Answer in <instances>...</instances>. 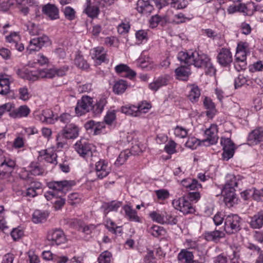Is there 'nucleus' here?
<instances>
[{
	"mask_svg": "<svg viewBox=\"0 0 263 263\" xmlns=\"http://www.w3.org/2000/svg\"><path fill=\"white\" fill-rule=\"evenodd\" d=\"M178 60L188 65H194L198 68H202L205 70L206 74L213 75L216 69L213 66L211 59L203 53L197 51L194 52H180L178 55Z\"/></svg>",
	"mask_w": 263,
	"mask_h": 263,
	"instance_id": "obj_1",
	"label": "nucleus"
},
{
	"mask_svg": "<svg viewBox=\"0 0 263 263\" xmlns=\"http://www.w3.org/2000/svg\"><path fill=\"white\" fill-rule=\"evenodd\" d=\"M76 184L73 180H62L60 181H52L48 183V187L52 189V191H48L45 194V197L47 200L55 198L56 196L62 197L64 193V190H69Z\"/></svg>",
	"mask_w": 263,
	"mask_h": 263,
	"instance_id": "obj_2",
	"label": "nucleus"
},
{
	"mask_svg": "<svg viewBox=\"0 0 263 263\" xmlns=\"http://www.w3.org/2000/svg\"><path fill=\"white\" fill-rule=\"evenodd\" d=\"M241 219L236 214L225 216L224 230L228 234H235L241 230Z\"/></svg>",
	"mask_w": 263,
	"mask_h": 263,
	"instance_id": "obj_3",
	"label": "nucleus"
},
{
	"mask_svg": "<svg viewBox=\"0 0 263 263\" xmlns=\"http://www.w3.org/2000/svg\"><path fill=\"white\" fill-rule=\"evenodd\" d=\"M79 133V128L74 124H67L65 127L60 131L57 135V140H62V139H71L76 138Z\"/></svg>",
	"mask_w": 263,
	"mask_h": 263,
	"instance_id": "obj_4",
	"label": "nucleus"
},
{
	"mask_svg": "<svg viewBox=\"0 0 263 263\" xmlns=\"http://www.w3.org/2000/svg\"><path fill=\"white\" fill-rule=\"evenodd\" d=\"M47 239L51 245L59 246L67 241L64 232L60 229L49 230L47 233Z\"/></svg>",
	"mask_w": 263,
	"mask_h": 263,
	"instance_id": "obj_5",
	"label": "nucleus"
},
{
	"mask_svg": "<svg viewBox=\"0 0 263 263\" xmlns=\"http://www.w3.org/2000/svg\"><path fill=\"white\" fill-rule=\"evenodd\" d=\"M75 150L81 157L86 160L91 159L93 153L91 145L86 142L84 139L78 141L74 144Z\"/></svg>",
	"mask_w": 263,
	"mask_h": 263,
	"instance_id": "obj_6",
	"label": "nucleus"
},
{
	"mask_svg": "<svg viewBox=\"0 0 263 263\" xmlns=\"http://www.w3.org/2000/svg\"><path fill=\"white\" fill-rule=\"evenodd\" d=\"M92 99L88 96H83L77 102L75 111L78 116H81L92 109Z\"/></svg>",
	"mask_w": 263,
	"mask_h": 263,
	"instance_id": "obj_7",
	"label": "nucleus"
},
{
	"mask_svg": "<svg viewBox=\"0 0 263 263\" xmlns=\"http://www.w3.org/2000/svg\"><path fill=\"white\" fill-rule=\"evenodd\" d=\"M172 204L176 209L179 210L184 214L193 213L195 212V209L191 202L185 197L174 200Z\"/></svg>",
	"mask_w": 263,
	"mask_h": 263,
	"instance_id": "obj_8",
	"label": "nucleus"
},
{
	"mask_svg": "<svg viewBox=\"0 0 263 263\" xmlns=\"http://www.w3.org/2000/svg\"><path fill=\"white\" fill-rule=\"evenodd\" d=\"M221 144L223 148L222 158L228 161L232 158L234 154V144L230 138H221Z\"/></svg>",
	"mask_w": 263,
	"mask_h": 263,
	"instance_id": "obj_9",
	"label": "nucleus"
},
{
	"mask_svg": "<svg viewBox=\"0 0 263 263\" xmlns=\"http://www.w3.org/2000/svg\"><path fill=\"white\" fill-rule=\"evenodd\" d=\"M95 171L97 178L102 179L108 175L111 168L107 162L100 160L96 163Z\"/></svg>",
	"mask_w": 263,
	"mask_h": 263,
	"instance_id": "obj_10",
	"label": "nucleus"
},
{
	"mask_svg": "<svg viewBox=\"0 0 263 263\" xmlns=\"http://www.w3.org/2000/svg\"><path fill=\"white\" fill-rule=\"evenodd\" d=\"M49 43V37L46 35H43L40 37L34 38L30 40L29 46L27 47V50L31 51H38L43 46L47 45Z\"/></svg>",
	"mask_w": 263,
	"mask_h": 263,
	"instance_id": "obj_11",
	"label": "nucleus"
},
{
	"mask_svg": "<svg viewBox=\"0 0 263 263\" xmlns=\"http://www.w3.org/2000/svg\"><path fill=\"white\" fill-rule=\"evenodd\" d=\"M217 59L220 65L227 67L232 62V53L229 49L222 48L220 50L217 55Z\"/></svg>",
	"mask_w": 263,
	"mask_h": 263,
	"instance_id": "obj_12",
	"label": "nucleus"
},
{
	"mask_svg": "<svg viewBox=\"0 0 263 263\" xmlns=\"http://www.w3.org/2000/svg\"><path fill=\"white\" fill-rule=\"evenodd\" d=\"M42 12L51 20H56L59 18V9L54 4L48 3L43 5Z\"/></svg>",
	"mask_w": 263,
	"mask_h": 263,
	"instance_id": "obj_13",
	"label": "nucleus"
},
{
	"mask_svg": "<svg viewBox=\"0 0 263 263\" xmlns=\"http://www.w3.org/2000/svg\"><path fill=\"white\" fill-rule=\"evenodd\" d=\"M39 153V158L41 159H44L46 162L50 163L57 164V155L53 149L43 150Z\"/></svg>",
	"mask_w": 263,
	"mask_h": 263,
	"instance_id": "obj_14",
	"label": "nucleus"
},
{
	"mask_svg": "<svg viewBox=\"0 0 263 263\" xmlns=\"http://www.w3.org/2000/svg\"><path fill=\"white\" fill-rule=\"evenodd\" d=\"M136 8L139 13L145 15L149 14L154 10L151 0H139L137 3Z\"/></svg>",
	"mask_w": 263,
	"mask_h": 263,
	"instance_id": "obj_15",
	"label": "nucleus"
},
{
	"mask_svg": "<svg viewBox=\"0 0 263 263\" xmlns=\"http://www.w3.org/2000/svg\"><path fill=\"white\" fill-rule=\"evenodd\" d=\"M206 137L204 141H208L210 144L217 143L218 137L217 136V129L215 125H212L204 132Z\"/></svg>",
	"mask_w": 263,
	"mask_h": 263,
	"instance_id": "obj_16",
	"label": "nucleus"
},
{
	"mask_svg": "<svg viewBox=\"0 0 263 263\" xmlns=\"http://www.w3.org/2000/svg\"><path fill=\"white\" fill-rule=\"evenodd\" d=\"M224 233L220 230H215L213 231L206 232L204 233V238L208 241L218 242L220 239L224 237Z\"/></svg>",
	"mask_w": 263,
	"mask_h": 263,
	"instance_id": "obj_17",
	"label": "nucleus"
},
{
	"mask_svg": "<svg viewBox=\"0 0 263 263\" xmlns=\"http://www.w3.org/2000/svg\"><path fill=\"white\" fill-rule=\"evenodd\" d=\"M30 109L26 105H22L16 109L11 110L9 116L13 118L27 117L30 113Z\"/></svg>",
	"mask_w": 263,
	"mask_h": 263,
	"instance_id": "obj_18",
	"label": "nucleus"
},
{
	"mask_svg": "<svg viewBox=\"0 0 263 263\" xmlns=\"http://www.w3.org/2000/svg\"><path fill=\"white\" fill-rule=\"evenodd\" d=\"M222 193L223 194L224 201L226 204L227 205L229 204L230 206L232 205V203L236 199L235 189L223 187Z\"/></svg>",
	"mask_w": 263,
	"mask_h": 263,
	"instance_id": "obj_19",
	"label": "nucleus"
},
{
	"mask_svg": "<svg viewBox=\"0 0 263 263\" xmlns=\"http://www.w3.org/2000/svg\"><path fill=\"white\" fill-rule=\"evenodd\" d=\"M248 140L255 143L263 141V129L260 127L253 130L249 135Z\"/></svg>",
	"mask_w": 263,
	"mask_h": 263,
	"instance_id": "obj_20",
	"label": "nucleus"
},
{
	"mask_svg": "<svg viewBox=\"0 0 263 263\" xmlns=\"http://www.w3.org/2000/svg\"><path fill=\"white\" fill-rule=\"evenodd\" d=\"M240 176H236L234 175L229 174L227 176V182L224 188L235 189L237 187L240 182Z\"/></svg>",
	"mask_w": 263,
	"mask_h": 263,
	"instance_id": "obj_21",
	"label": "nucleus"
},
{
	"mask_svg": "<svg viewBox=\"0 0 263 263\" xmlns=\"http://www.w3.org/2000/svg\"><path fill=\"white\" fill-rule=\"evenodd\" d=\"M250 227L253 229H260L263 226V212L254 215L250 222Z\"/></svg>",
	"mask_w": 263,
	"mask_h": 263,
	"instance_id": "obj_22",
	"label": "nucleus"
},
{
	"mask_svg": "<svg viewBox=\"0 0 263 263\" xmlns=\"http://www.w3.org/2000/svg\"><path fill=\"white\" fill-rule=\"evenodd\" d=\"M168 21V18L166 16H161L156 14L151 17L149 20V24L152 28H155L159 24H160L161 26H164Z\"/></svg>",
	"mask_w": 263,
	"mask_h": 263,
	"instance_id": "obj_23",
	"label": "nucleus"
},
{
	"mask_svg": "<svg viewBox=\"0 0 263 263\" xmlns=\"http://www.w3.org/2000/svg\"><path fill=\"white\" fill-rule=\"evenodd\" d=\"M142 109L141 106H125L121 108L122 112L131 116H138L140 114V110Z\"/></svg>",
	"mask_w": 263,
	"mask_h": 263,
	"instance_id": "obj_24",
	"label": "nucleus"
},
{
	"mask_svg": "<svg viewBox=\"0 0 263 263\" xmlns=\"http://www.w3.org/2000/svg\"><path fill=\"white\" fill-rule=\"evenodd\" d=\"M194 255L192 252L182 250L178 255L179 263H191L193 260Z\"/></svg>",
	"mask_w": 263,
	"mask_h": 263,
	"instance_id": "obj_25",
	"label": "nucleus"
},
{
	"mask_svg": "<svg viewBox=\"0 0 263 263\" xmlns=\"http://www.w3.org/2000/svg\"><path fill=\"white\" fill-rule=\"evenodd\" d=\"M175 73L177 79L187 81L190 74V70L187 67L181 66L176 69Z\"/></svg>",
	"mask_w": 263,
	"mask_h": 263,
	"instance_id": "obj_26",
	"label": "nucleus"
},
{
	"mask_svg": "<svg viewBox=\"0 0 263 263\" xmlns=\"http://www.w3.org/2000/svg\"><path fill=\"white\" fill-rule=\"evenodd\" d=\"M203 105L205 108L208 109L206 112L207 116L213 117L216 112L215 104L211 99L205 97L203 101Z\"/></svg>",
	"mask_w": 263,
	"mask_h": 263,
	"instance_id": "obj_27",
	"label": "nucleus"
},
{
	"mask_svg": "<svg viewBox=\"0 0 263 263\" xmlns=\"http://www.w3.org/2000/svg\"><path fill=\"white\" fill-rule=\"evenodd\" d=\"M10 83V81L8 78L3 76L0 77V95H6L9 92Z\"/></svg>",
	"mask_w": 263,
	"mask_h": 263,
	"instance_id": "obj_28",
	"label": "nucleus"
},
{
	"mask_svg": "<svg viewBox=\"0 0 263 263\" xmlns=\"http://www.w3.org/2000/svg\"><path fill=\"white\" fill-rule=\"evenodd\" d=\"M48 216L46 212H42L40 210H36L32 215V220L34 223H41L45 221Z\"/></svg>",
	"mask_w": 263,
	"mask_h": 263,
	"instance_id": "obj_29",
	"label": "nucleus"
},
{
	"mask_svg": "<svg viewBox=\"0 0 263 263\" xmlns=\"http://www.w3.org/2000/svg\"><path fill=\"white\" fill-rule=\"evenodd\" d=\"M190 93L188 95L189 99L192 102H197L200 96V90L199 87L195 85H191Z\"/></svg>",
	"mask_w": 263,
	"mask_h": 263,
	"instance_id": "obj_30",
	"label": "nucleus"
},
{
	"mask_svg": "<svg viewBox=\"0 0 263 263\" xmlns=\"http://www.w3.org/2000/svg\"><path fill=\"white\" fill-rule=\"evenodd\" d=\"M84 12L90 17H97L99 12V8L94 5H91L90 1L87 2V7L84 10Z\"/></svg>",
	"mask_w": 263,
	"mask_h": 263,
	"instance_id": "obj_31",
	"label": "nucleus"
},
{
	"mask_svg": "<svg viewBox=\"0 0 263 263\" xmlns=\"http://www.w3.org/2000/svg\"><path fill=\"white\" fill-rule=\"evenodd\" d=\"M127 84L126 81L120 80L117 81L113 86V91L117 95L123 93L127 88Z\"/></svg>",
	"mask_w": 263,
	"mask_h": 263,
	"instance_id": "obj_32",
	"label": "nucleus"
},
{
	"mask_svg": "<svg viewBox=\"0 0 263 263\" xmlns=\"http://www.w3.org/2000/svg\"><path fill=\"white\" fill-rule=\"evenodd\" d=\"M126 215L128 217L130 220L136 222L140 221V218L138 216L137 212L133 209L130 206L126 205L124 206Z\"/></svg>",
	"mask_w": 263,
	"mask_h": 263,
	"instance_id": "obj_33",
	"label": "nucleus"
},
{
	"mask_svg": "<svg viewBox=\"0 0 263 263\" xmlns=\"http://www.w3.org/2000/svg\"><path fill=\"white\" fill-rule=\"evenodd\" d=\"M104 49L103 47H97L93 49L92 58L103 62L105 60V54L104 52Z\"/></svg>",
	"mask_w": 263,
	"mask_h": 263,
	"instance_id": "obj_34",
	"label": "nucleus"
},
{
	"mask_svg": "<svg viewBox=\"0 0 263 263\" xmlns=\"http://www.w3.org/2000/svg\"><path fill=\"white\" fill-rule=\"evenodd\" d=\"M130 155L131 152L128 149L121 152L115 163V165L117 166L122 165Z\"/></svg>",
	"mask_w": 263,
	"mask_h": 263,
	"instance_id": "obj_35",
	"label": "nucleus"
},
{
	"mask_svg": "<svg viewBox=\"0 0 263 263\" xmlns=\"http://www.w3.org/2000/svg\"><path fill=\"white\" fill-rule=\"evenodd\" d=\"M15 165V161L10 159H5L0 165V167L5 170V173L11 172Z\"/></svg>",
	"mask_w": 263,
	"mask_h": 263,
	"instance_id": "obj_36",
	"label": "nucleus"
},
{
	"mask_svg": "<svg viewBox=\"0 0 263 263\" xmlns=\"http://www.w3.org/2000/svg\"><path fill=\"white\" fill-rule=\"evenodd\" d=\"M186 0H170L169 4L171 7L176 9H182L186 7L187 5Z\"/></svg>",
	"mask_w": 263,
	"mask_h": 263,
	"instance_id": "obj_37",
	"label": "nucleus"
},
{
	"mask_svg": "<svg viewBox=\"0 0 263 263\" xmlns=\"http://www.w3.org/2000/svg\"><path fill=\"white\" fill-rule=\"evenodd\" d=\"M122 203L121 201H112L104 205V211L106 213L110 211H116L122 205Z\"/></svg>",
	"mask_w": 263,
	"mask_h": 263,
	"instance_id": "obj_38",
	"label": "nucleus"
},
{
	"mask_svg": "<svg viewBox=\"0 0 263 263\" xmlns=\"http://www.w3.org/2000/svg\"><path fill=\"white\" fill-rule=\"evenodd\" d=\"M106 103V99L104 98H101L95 105H92V110L96 114H99L102 112Z\"/></svg>",
	"mask_w": 263,
	"mask_h": 263,
	"instance_id": "obj_39",
	"label": "nucleus"
},
{
	"mask_svg": "<svg viewBox=\"0 0 263 263\" xmlns=\"http://www.w3.org/2000/svg\"><path fill=\"white\" fill-rule=\"evenodd\" d=\"M56 76L54 69L39 70V77L42 78L52 79Z\"/></svg>",
	"mask_w": 263,
	"mask_h": 263,
	"instance_id": "obj_40",
	"label": "nucleus"
},
{
	"mask_svg": "<svg viewBox=\"0 0 263 263\" xmlns=\"http://www.w3.org/2000/svg\"><path fill=\"white\" fill-rule=\"evenodd\" d=\"M26 27L27 30L31 35H39L40 33L41 30L39 29V26L32 22H28Z\"/></svg>",
	"mask_w": 263,
	"mask_h": 263,
	"instance_id": "obj_41",
	"label": "nucleus"
},
{
	"mask_svg": "<svg viewBox=\"0 0 263 263\" xmlns=\"http://www.w3.org/2000/svg\"><path fill=\"white\" fill-rule=\"evenodd\" d=\"M18 91L20 95L19 98L23 101L28 100L31 97L26 86L20 88Z\"/></svg>",
	"mask_w": 263,
	"mask_h": 263,
	"instance_id": "obj_42",
	"label": "nucleus"
},
{
	"mask_svg": "<svg viewBox=\"0 0 263 263\" xmlns=\"http://www.w3.org/2000/svg\"><path fill=\"white\" fill-rule=\"evenodd\" d=\"M43 115L44 116V118H45L47 120V123L48 124H53L54 122V120H57V117H54V115L52 110L50 109L44 110L42 111ZM45 119V118H44Z\"/></svg>",
	"mask_w": 263,
	"mask_h": 263,
	"instance_id": "obj_43",
	"label": "nucleus"
},
{
	"mask_svg": "<svg viewBox=\"0 0 263 263\" xmlns=\"http://www.w3.org/2000/svg\"><path fill=\"white\" fill-rule=\"evenodd\" d=\"M63 12L65 17L70 21L75 18L76 11L70 7L67 6L63 9Z\"/></svg>",
	"mask_w": 263,
	"mask_h": 263,
	"instance_id": "obj_44",
	"label": "nucleus"
},
{
	"mask_svg": "<svg viewBox=\"0 0 263 263\" xmlns=\"http://www.w3.org/2000/svg\"><path fill=\"white\" fill-rule=\"evenodd\" d=\"M74 63L80 68L87 69L89 67V64L82 57H77L74 60Z\"/></svg>",
	"mask_w": 263,
	"mask_h": 263,
	"instance_id": "obj_45",
	"label": "nucleus"
},
{
	"mask_svg": "<svg viewBox=\"0 0 263 263\" xmlns=\"http://www.w3.org/2000/svg\"><path fill=\"white\" fill-rule=\"evenodd\" d=\"M111 254L110 252L106 251L102 253L98 257L99 263H110Z\"/></svg>",
	"mask_w": 263,
	"mask_h": 263,
	"instance_id": "obj_46",
	"label": "nucleus"
},
{
	"mask_svg": "<svg viewBox=\"0 0 263 263\" xmlns=\"http://www.w3.org/2000/svg\"><path fill=\"white\" fill-rule=\"evenodd\" d=\"M30 167L31 173L33 175H42L44 173V169L37 164H31Z\"/></svg>",
	"mask_w": 263,
	"mask_h": 263,
	"instance_id": "obj_47",
	"label": "nucleus"
},
{
	"mask_svg": "<svg viewBox=\"0 0 263 263\" xmlns=\"http://www.w3.org/2000/svg\"><path fill=\"white\" fill-rule=\"evenodd\" d=\"M14 108V105L11 103H7L0 105V118L6 112H10L11 110Z\"/></svg>",
	"mask_w": 263,
	"mask_h": 263,
	"instance_id": "obj_48",
	"label": "nucleus"
},
{
	"mask_svg": "<svg viewBox=\"0 0 263 263\" xmlns=\"http://www.w3.org/2000/svg\"><path fill=\"white\" fill-rule=\"evenodd\" d=\"M164 232L163 228L158 226H153L149 230L151 234L156 237L162 235V233Z\"/></svg>",
	"mask_w": 263,
	"mask_h": 263,
	"instance_id": "obj_49",
	"label": "nucleus"
},
{
	"mask_svg": "<svg viewBox=\"0 0 263 263\" xmlns=\"http://www.w3.org/2000/svg\"><path fill=\"white\" fill-rule=\"evenodd\" d=\"M247 82V78L245 76L242 74H239L235 79L234 82L235 88L241 87L242 85L245 84Z\"/></svg>",
	"mask_w": 263,
	"mask_h": 263,
	"instance_id": "obj_50",
	"label": "nucleus"
},
{
	"mask_svg": "<svg viewBox=\"0 0 263 263\" xmlns=\"http://www.w3.org/2000/svg\"><path fill=\"white\" fill-rule=\"evenodd\" d=\"M170 0H151L153 7L156 6L158 9H160L162 7L169 4Z\"/></svg>",
	"mask_w": 263,
	"mask_h": 263,
	"instance_id": "obj_51",
	"label": "nucleus"
},
{
	"mask_svg": "<svg viewBox=\"0 0 263 263\" xmlns=\"http://www.w3.org/2000/svg\"><path fill=\"white\" fill-rule=\"evenodd\" d=\"M157 198L159 200H164L167 199L170 196V193L167 190L160 189L155 191Z\"/></svg>",
	"mask_w": 263,
	"mask_h": 263,
	"instance_id": "obj_52",
	"label": "nucleus"
},
{
	"mask_svg": "<svg viewBox=\"0 0 263 263\" xmlns=\"http://www.w3.org/2000/svg\"><path fill=\"white\" fill-rule=\"evenodd\" d=\"M237 11L238 12H246V10L248 8H251V7H253V11H257V6H255L254 4L253 3H250L246 6L245 4H239L237 5Z\"/></svg>",
	"mask_w": 263,
	"mask_h": 263,
	"instance_id": "obj_53",
	"label": "nucleus"
},
{
	"mask_svg": "<svg viewBox=\"0 0 263 263\" xmlns=\"http://www.w3.org/2000/svg\"><path fill=\"white\" fill-rule=\"evenodd\" d=\"M116 112L115 110L108 111L104 117L105 122L110 125L116 119Z\"/></svg>",
	"mask_w": 263,
	"mask_h": 263,
	"instance_id": "obj_54",
	"label": "nucleus"
},
{
	"mask_svg": "<svg viewBox=\"0 0 263 263\" xmlns=\"http://www.w3.org/2000/svg\"><path fill=\"white\" fill-rule=\"evenodd\" d=\"M174 134L178 137L184 138L186 137L187 132L185 128L177 126L174 129Z\"/></svg>",
	"mask_w": 263,
	"mask_h": 263,
	"instance_id": "obj_55",
	"label": "nucleus"
},
{
	"mask_svg": "<svg viewBox=\"0 0 263 263\" xmlns=\"http://www.w3.org/2000/svg\"><path fill=\"white\" fill-rule=\"evenodd\" d=\"M150 217L158 223L163 224L165 223V219L161 214L156 212H153L150 214Z\"/></svg>",
	"mask_w": 263,
	"mask_h": 263,
	"instance_id": "obj_56",
	"label": "nucleus"
},
{
	"mask_svg": "<svg viewBox=\"0 0 263 263\" xmlns=\"http://www.w3.org/2000/svg\"><path fill=\"white\" fill-rule=\"evenodd\" d=\"M234 67L238 71L245 70L247 68V62L245 61L235 60Z\"/></svg>",
	"mask_w": 263,
	"mask_h": 263,
	"instance_id": "obj_57",
	"label": "nucleus"
},
{
	"mask_svg": "<svg viewBox=\"0 0 263 263\" xmlns=\"http://www.w3.org/2000/svg\"><path fill=\"white\" fill-rule=\"evenodd\" d=\"M79 195L77 193H73L68 196V202L71 205H74L78 203L80 199L79 198Z\"/></svg>",
	"mask_w": 263,
	"mask_h": 263,
	"instance_id": "obj_58",
	"label": "nucleus"
},
{
	"mask_svg": "<svg viewBox=\"0 0 263 263\" xmlns=\"http://www.w3.org/2000/svg\"><path fill=\"white\" fill-rule=\"evenodd\" d=\"M176 143L173 141H170L164 147L165 151L169 154H172L175 152Z\"/></svg>",
	"mask_w": 263,
	"mask_h": 263,
	"instance_id": "obj_59",
	"label": "nucleus"
},
{
	"mask_svg": "<svg viewBox=\"0 0 263 263\" xmlns=\"http://www.w3.org/2000/svg\"><path fill=\"white\" fill-rule=\"evenodd\" d=\"M67 191L68 190H64V193L62 197L56 196V199L54 201L56 208L58 207L59 209H60L65 204V199L63 198V197L65 195Z\"/></svg>",
	"mask_w": 263,
	"mask_h": 263,
	"instance_id": "obj_60",
	"label": "nucleus"
},
{
	"mask_svg": "<svg viewBox=\"0 0 263 263\" xmlns=\"http://www.w3.org/2000/svg\"><path fill=\"white\" fill-rule=\"evenodd\" d=\"M4 208L2 205H0V229L2 230L8 228L4 218Z\"/></svg>",
	"mask_w": 263,
	"mask_h": 263,
	"instance_id": "obj_61",
	"label": "nucleus"
},
{
	"mask_svg": "<svg viewBox=\"0 0 263 263\" xmlns=\"http://www.w3.org/2000/svg\"><path fill=\"white\" fill-rule=\"evenodd\" d=\"M15 70L18 77L24 79H26L29 72V69L26 68L15 69Z\"/></svg>",
	"mask_w": 263,
	"mask_h": 263,
	"instance_id": "obj_62",
	"label": "nucleus"
},
{
	"mask_svg": "<svg viewBox=\"0 0 263 263\" xmlns=\"http://www.w3.org/2000/svg\"><path fill=\"white\" fill-rule=\"evenodd\" d=\"M23 231L22 230L14 229L11 232V235L14 240H17L23 235Z\"/></svg>",
	"mask_w": 263,
	"mask_h": 263,
	"instance_id": "obj_63",
	"label": "nucleus"
},
{
	"mask_svg": "<svg viewBox=\"0 0 263 263\" xmlns=\"http://www.w3.org/2000/svg\"><path fill=\"white\" fill-rule=\"evenodd\" d=\"M52 261L55 263H66L69 261V259L65 256H58L55 255L53 257Z\"/></svg>",
	"mask_w": 263,
	"mask_h": 263,
	"instance_id": "obj_64",
	"label": "nucleus"
}]
</instances>
